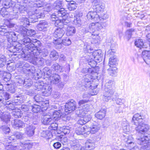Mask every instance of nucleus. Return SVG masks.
<instances>
[{
	"instance_id": "7c9ffc66",
	"label": "nucleus",
	"mask_w": 150,
	"mask_h": 150,
	"mask_svg": "<svg viewBox=\"0 0 150 150\" xmlns=\"http://www.w3.org/2000/svg\"><path fill=\"white\" fill-rule=\"evenodd\" d=\"M117 64L118 61L116 57H112L110 59L108 65L110 67H115Z\"/></svg>"
},
{
	"instance_id": "39448f33",
	"label": "nucleus",
	"mask_w": 150,
	"mask_h": 150,
	"mask_svg": "<svg viewBox=\"0 0 150 150\" xmlns=\"http://www.w3.org/2000/svg\"><path fill=\"white\" fill-rule=\"evenodd\" d=\"M96 74H86L84 77V79L82 80L81 85L83 86L86 88L91 87L92 88L93 83H91L93 80H95V78L97 76Z\"/></svg>"
},
{
	"instance_id": "680f3d73",
	"label": "nucleus",
	"mask_w": 150,
	"mask_h": 150,
	"mask_svg": "<svg viewBox=\"0 0 150 150\" xmlns=\"http://www.w3.org/2000/svg\"><path fill=\"white\" fill-rule=\"evenodd\" d=\"M6 68L8 71L10 72H12L15 69L16 67L12 63H7Z\"/></svg>"
},
{
	"instance_id": "c9c22d12",
	"label": "nucleus",
	"mask_w": 150,
	"mask_h": 150,
	"mask_svg": "<svg viewBox=\"0 0 150 150\" xmlns=\"http://www.w3.org/2000/svg\"><path fill=\"white\" fill-rule=\"evenodd\" d=\"M51 68L56 72H61L63 71L62 67L57 63H55L52 65Z\"/></svg>"
},
{
	"instance_id": "412c9836",
	"label": "nucleus",
	"mask_w": 150,
	"mask_h": 150,
	"mask_svg": "<svg viewBox=\"0 0 150 150\" xmlns=\"http://www.w3.org/2000/svg\"><path fill=\"white\" fill-rule=\"evenodd\" d=\"M86 58L85 59V60L86 62V64L88 63V64L91 67V68H95L94 67L96 66L97 63L99 62L95 59H93V57L90 58L88 56H86Z\"/></svg>"
},
{
	"instance_id": "3c124183",
	"label": "nucleus",
	"mask_w": 150,
	"mask_h": 150,
	"mask_svg": "<svg viewBox=\"0 0 150 150\" xmlns=\"http://www.w3.org/2000/svg\"><path fill=\"white\" fill-rule=\"evenodd\" d=\"M50 58L53 59L55 60H57L58 58V53L55 50L52 51L50 54Z\"/></svg>"
},
{
	"instance_id": "c85d7f7f",
	"label": "nucleus",
	"mask_w": 150,
	"mask_h": 150,
	"mask_svg": "<svg viewBox=\"0 0 150 150\" xmlns=\"http://www.w3.org/2000/svg\"><path fill=\"white\" fill-rule=\"evenodd\" d=\"M48 26L47 22L45 21H40V23L38 24V30L42 31L45 30V29Z\"/></svg>"
},
{
	"instance_id": "a211bd4d",
	"label": "nucleus",
	"mask_w": 150,
	"mask_h": 150,
	"mask_svg": "<svg viewBox=\"0 0 150 150\" xmlns=\"http://www.w3.org/2000/svg\"><path fill=\"white\" fill-rule=\"evenodd\" d=\"M42 91L41 93L38 92V94L45 96H49L52 91V87L50 85H47L45 88Z\"/></svg>"
},
{
	"instance_id": "79ce46f5",
	"label": "nucleus",
	"mask_w": 150,
	"mask_h": 150,
	"mask_svg": "<svg viewBox=\"0 0 150 150\" xmlns=\"http://www.w3.org/2000/svg\"><path fill=\"white\" fill-rule=\"evenodd\" d=\"M6 59L5 55L0 54V67H3L6 64Z\"/></svg>"
},
{
	"instance_id": "0e129e2a",
	"label": "nucleus",
	"mask_w": 150,
	"mask_h": 150,
	"mask_svg": "<svg viewBox=\"0 0 150 150\" xmlns=\"http://www.w3.org/2000/svg\"><path fill=\"white\" fill-rule=\"evenodd\" d=\"M91 132H76V134L80 135L82 137H86L91 133Z\"/></svg>"
},
{
	"instance_id": "603ef678",
	"label": "nucleus",
	"mask_w": 150,
	"mask_h": 150,
	"mask_svg": "<svg viewBox=\"0 0 150 150\" xmlns=\"http://www.w3.org/2000/svg\"><path fill=\"white\" fill-rule=\"evenodd\" d=\"M108 18V15L106 13H105L102 12L100 15H99V19L98 21V22L100 21L101 22L106 20Z\"/></svg>"
},
{
	"instance_id": "ddd939ff",
	"label": "nucleus",
	"mask_w": 150,
	"mask_h": 150,
	"mask_svg": "<svg viewBox=\"0 0 150 150\" xmlns=\"http://www.w3.org/2000/svg\"><path fill=\"white\" fill-rule=\"evenodd\" d=\"M144 118V116L141 113H137L133 116L132 121L134 122L135 125L138 126L139 123L142 122L143 119Z\"/></svg>"
},
{
	"instance_id": "9d476101",
	"label": "nucleus",
	"mask_w": 150,
	"mask_h": 150,
	"mask_svg": "<svg viewBox=\"0 0 150 150\" xmlns=\"http://www.w3.org/2000/svg\"><path fill=\"white\" fill-rule=\"evenodd\" d=\"M41 121L44 125H48L53 123L54 120L53 119L52 115L44 113L41 116Z\"/></svg>"
},
{
	"instance_id": "c756f323",
	"label": "nucleus",
	"mask_w": 150,
	"mask_h": 150,
	"mask_svg": "<svg viewBox=\"0 0 150 150\" xmlns=\"http://www.w3.org/2000/svg\"><path fill=\"white\" fill-rule=\"evenodd\" d=\"M10 28H8V31L7 33L9 34V39H11L12 41L15 42L17 39V36L16 33L12 31Z\"/></svg>"
},
{
	"instance_id": "e433bc0d",
	"label": "nucleus",
	"mask_w": 150,
	"mask_h": 150,
	"mask_svg": "<svg viewBox=\"0 0 150 150\" xmlns=\"http://www.w3.org/2000/svg\"><path fill=\"white\" fill-rule=\"evenodd\" d=\"M52 75V79L51 80V83H57L60 80L59 76L56 73H53Z\"/></svg>"
},
{
	"instance_id": "bf43d9fd",
	"label": "nucleus",
	"mask_w": 150,
	"mask_h": 150,
	"mask_svg": "<svg viewBox=\"0 0 150 150\" xmlns=\"http://www.w3.org/2000/svg\"><path fill=\"white\" fill-rule=\"evenodd\" d=\"M54 44L56 45V47L57 49H60L62 47V41L58 39L54 40L53 42Z\"/></svg>"
},
{
	"instance_id": "2f4dec72",
	"label": "nucleus",
	"mask_w": 150,
	"mask_h": 150,
	"mask_svg": "<svg viewBox=\"0 0 150 150\" xmlns=\"http://www.w3.org/2000/svg\"><path fill=\"white\" fill-rule=\"evenodd\" d=\"M62 114V112L61 110H55L53 112L52 117L54 120L58 121L60 119Z\"/></svg>"
},
{
	"instance_id": "7ed1b4c3",
	"label": "nucleus",
	"mask_w": 150,
	"mask_h": 150,
	"mask_svg": "<svg viewBox=\"0 0 150 150\" xmlns=\"http://www.w3.org/2000/svg\"><path fill=\"white\" fill-rule=\"evenodd\" d=\"M114 81L110 80L107 82L105 85L104 92L103 93V101L107 102L111 98L115 92Z\"/></svg>"
},
{
	"instance_id": "37998d69",
	"label": "nucleus",
	"mask_w": 150,
	"mask_h": 150,
	"mask_svg": "<svg viewBox=\"0 0 150 150\" xmlns=\"http://www.w3.org/2000/svg\"><path fill=\"white\" fill-rule=\"evenodd\" d=\"M11 114L13 117L16 118L21 117L22 114L21 113V110L18 109L13 111Z\"/></svg>"
},
{
	"instance_id": "a18cd8bd",
	"label": "nucleus",
	"mask_w": 150,
	"mask_h": 150,
	"mask_svg": "<svg viewBox=\"0 0 150 150\" xmlns=\"http://www.w3.org/2000/svg\"><path fill=\"white\" fill-rule=\"evenodd\" d=\"M135 32V29L134 28H131L127 30L125 32V37L129 40L131 37L132 33Z\"/></svg>"
},
{
	"instance_id": "774afa93",
	"label": "nucleus",
	"mask_w": 150,
	"mask_h": 150,
	"mask_svg": "<svg viewBox=\"0 0 150 150\" xmlns=\"http://www.w3.org/2000/svg\"><path fill=\"white\" fill-rule=\"evenodd\" d=\"M56 121L54 120L53 123L50 124L51 125L50 127V129L51 130H56L57 129L58 125L56 123L57 122H56Z\"/></svg>"
},
{
	"instance_id": "f8f14e48",
	"label": "nucleus",
	"mask_w": 150,
	"mask_h": 150,
	"mask_svg": "<svg viewBox=\"0 0 150 150\" xmlns=\"http://www.w3.org/2000/svg\"><path fill=\"white\" fill-rule=\"evenodd\" d=\"M38 91L40 93L43 91V89L45 88L47 85L45 83L43 82V81H41L39 79V78H41L43 75V73L40 69H38Z\"/></svg>"
},
{
	"instance_id": "393cba45",
	"label": "nucleus",
	"mask_w": 150,
	"mask_h": 150,
	"mask_svg": "<svg viewBox=\"0 0 150 150\" xmlns=\"http://www.w3.org/2000/svg\"><path fill=\"white\" fill-rule=\"evenodd\" d=\"M106 112V110L105 109H101L95 114V117L99 120L103 119L105 116Z\"/></svg>"
},
{
	"instance_id": "5701e85b",
	"label": "nucleus",
	"mask_w": 150,
	"mask_h": 150,
	"mask_svg": "<svg viewBox=\"0 0 150 150\" xmlns=\"http://www.w3.org/2000/svg\"><path fill=\"white\" fill-rule=\"evenodd\" d=\"M64 34V30L59 28H57L53 33V36L57 39H59L62 38Z\"/></svg>"
},
{
	"instance_id": "6e6d98bb",
	"label": "nucleus",
	"mask_w": 150,
	"mask_h": 150,
	"mask_svg": "<svg viewBox=\"0 0 150 150\" xmlns=\"http://www.w3.org/2000/svg\"><path fill=\"white\" fill-rule=\"evenodd\" d=\"M72 23L77 27L80 26L81 25V22L80 18L75 17Z\"/></svg>"
},
{
	"instance_id": "58836bf2",
	"label": "nucleus",
	"mask_w": 150,
	"mask_h": 150,
	"mask_svg": "<svg viewBox=\"0 0 150 150\" xmlns=\"http://www.w3.org/2000/svg\"><path fill=\"white\" fill-rule=\"evenodd\" d=\"M113 96H112L111 98L109 100H112L113 101H115L117 105H122L124 104L125 103V100L123 98H114L113 97Z\"/></svg>"
},
{
	"instance_id": "09e8293b",
	"label": "nucleus",
	"mask_w": 150,
	"mask_h": 150,
	"mask_svg": "<svg viewBox=\"0 0 150 150\" xmlns=\"http://www.w3.org/2000/svg\"><path fill=\"white\" fill-rule=\"evenodd\" d=\"M122 126L123 131H129V125L127 121H123L122 123Z\"/></svg>"
},
{
	"instance_id": "8fccbe9b",
	"label": "nucleus",
	"mask_w": 150,
	"mask_h": 150,
	"mask_svg": "<svg viewBox=\"0 0 150 150\" xmlns=\"http://www.w3.org/2000/svg\"><path fill=\"white\" fill-rule=\"evenodd\" d=\"M105 8L104 5L103 4H102L99 5H97V6H95L93 9H96L95 12H96L97 13L100 12H103Z\"/></svg>"
},
{
	"instance_id": "9b49d317",
	"label": "nucleus",
	"mask_w": 150,
	"mask_h": 150,
	"mask_svg": "<svg viewBox=\"0 0 150 150\" xmlns=\"http://www.w3.org/2000/svg\"><path fill=\"white\" fill-rule=\"evenodd\" d=\"M66 15L65 11L64 8H60L56 14H53L51 16V21H54L57 19H58L59 17H62Z\"/></svg>"
},
{
	"instance_id": "b1692460",
	"label": "nucleus",
	"mask_w": 150,
	"mask_h": 150,
	"mask_svg": "<svg viewBox=\"0 0 150 150\" xmlns=\"http://www.w3.org/2000/svg\"><path fill=\"white\" fill-rule=\"evenodd\" d=\"M143 59L146 63L149 64H150V51H145L143 52Z\"/></svg>"
},
{
	"instance_id": "c03bdc74",
	"label": "nucleus",
	"mask_w": 150,
	"mask_h": 150,
	"mask_svg": "<svg viewBox=\"0 0 150 150\" xmlns=\"http://www.w3.org/2000/svg\"><path fill=\"white\" fill-rule=\"evenodd\" d=\"M134 139L131 136L129 137L127 139V144L130 145V146H132L133 148H134V147H136L135 149V150H139V149L137 148V146H134Z\"/></svg>"
},
{
	"instance_id": "864d4df0",
	"label": "nucleus",
	"mask_w": 150,
	"mask_h": 150,
	"mask_svg": "<svg viewBox=\"0 0 150 150\" xmlns=\"http://www.w3.org/2000/svg\"><path fill=\"white\" fill-rule=\"evenodd\" d=\"M61 41L62 43L66 46H68L71 44V40L68 37L64 38Z\"/></svg>"
},
{
	"instance_id": "6e6552de",
	"label": "nucleus",
	"mask_w": 150,
	"mask_h": 150,
	"mask_svg": "<svg viewBox=\"0 0 150 150\" xmlns=\"http://www.w3.org/2000/svg\"><path fill=\"white\" fill-rule=\"evenodd\" d=\"M22 99H15L12 101H8L6 102L5 105L7 108L9 110H14L15 106L19 105L22 103Z\"/></svg>"
},
{
	"instance_id": "423d86ee",
	"label": "nucleus",
	"mask_w": 150,
	"mask_h": 150,
	"mask_svg": "<svg viewBox=\"0 0 150 150\" xmlns=\"http://www.w3.org/2000/svg\"><path fill=\"white\" fill-rule=\"evenodd\" d=\"M77 112L78 115L81 117L77 121L78 124L82 125L86 124L91 119V116L86 115V114L82 110H78Z\"/></svg>"
},
{
	"instance_id": "49530a36",
	"label": "nucleus",
	"mask_w": 150,
	"mask_h": 150,
	"mask_svg": "<svg viewBox=\"0 0 150 150\" xmlns=\"http://www.w3.org/2000/svg\"><path fill=\"white\" fill-rule=\"evenodd\" d=\"M67 7L69 10L72 11L76 8L77 5L75 2L71 1L67 5Z\"/></svg>"
},
{
	"instance_id": "5fc2aeb1",
	"label": "nucleus",
	"mask_w": 150,
	"mask_h": 150,
	"mask_svg": "<svg viewBox=\"0 0 150 150\" xmlns=\"http://www.w3.org/2000/svg\"><path fill=\"white\" fill-rule=\"evenodd\" d=\"M1 96L5 101V100H8L10 99L11 97V94L8 92H5L2 93Z\"/></svg>"
},
{
	"instance_id": "4468645a",
	"label": "nucleus",
	"mask_w": 150,
	"mask_h": 150,
	"mask_svg": "<svg viewBox=\"0 0 150 150\" xmlns=\"http://www.w3.org/2000/svg\"><path fill=\"white\" fill-rule=\"evenodd\" d=\"M40 41L38 40V56L41 58L46 56L48 54V51L44 47H42L40 45L41 44Z\"/></svg>"
},
{
	"instance_id": "f257e3e1",
	"label": "nucleus",
	"mask_w": 150,
	"mask_h": 150,
	"mask_svg": "<svg viewBox=\"0 0 150 150\" xmlns=\"http://www.w3.org/2000/svg\"><path fill=\"white\" fill-rule=\"evenodd\" d=\"M21 41L25 45L24 48H22L21 44L17 43L9 47H7L8 50L13 53H19L22 51L25 57L28 59H32L34 61L36 62L38 61L37 46L31 43L30 39L27 36L24 35Z\"/></svg>"
},
{
	"instance_id": "f03ea898",
	"label": "nucleus",
	"mask_w": 150,
	"mask_h": 150,
	"mask_svg": "<svg viewBox=\"0 0 150 150\" xmlns=\"http://www.w3.org/2000/svg\"><path fill=\"white\" fill-rule=\"evenodd\" d=\"M102 28L101 24L97 22L90 24L88 27L83 28L82 30L83 33H88L89 37L96 40L98 39L99 38L98 31Z\"/></svg>"
},
{
	"instance_id": "4c0bfd02",
	"label": "nucleus",
	"mask_w": 150,
	"mask_h": 150,
	"mask_svg": "<svg viewBox=\"0 0 150 150\" xmlns=\"http://www.w3.org/2000/svg\"><path fill=\"white\" fill-rule=\"evenodd\" d=\"M122 23L127 27L130 28L132 26V24L130 22H128L127 19V18L125 16L123 17L121 20Z\"/></svg>"
},
{
	"instance_id": "0eeeda50",
	"label": "nucleus",
	"mask_w": 150,
	"mask_h": 150,
	"mask_svg": "<svg viewBox=\"0 0 150 150\" xmlns=\"http://www.w3.org/2000/svg\"><path fill=\"white\" fill-rule=\"evenodd\" d=\"M76 102L73 100L71 99L70 101L66 103L64 106H61L62 110L64 109L65 112L71 113L72 111H74L76 108Z\"/></svg>"
},
{
	"instance_id": "6ab92c4d",
	"label": "nucleus",
	"mask_w": 150,
	"mask_h": 150,
	"mask_svg": "<svg viewBox=\"0 0 150 150\" xmlns=\"http://www.w3.org/2000/svg\"><path fill=\"white\" fill-rule=\"evenodd\" d=\"M40 97H38V108H44V110H47V108L49 106V101L48 100H45L43 99L42 100H40Z\"/></svg>"
},
{
	"instance_id": "13d9d810",
	"label": "nucleus",
	"mask_w": 150,
	"mask_h": 150,
	"mask_svg": "<svg viewBox=\"0 0 150 150\" xmlns=\"http://www.w3.org/2000/svg\"><path fill=\"white\" fill-rule=\"evenodd\" d=\"M23 81V85L26 87L31 86L32 84V82L30 79H25Z\"/></svg>"
},
{
	"instance_id": "338daca9",
	"label": "nucleus",
	"mask_w": 150,
	"mask_h": 150,
	"mask_svg": "<svg viewBox=\"0 0 150 150\" xmlns=\"http://www.w3.org/2000/svg\"><path fill=\"white\" fill-rule=\"evenodd\" d=\"M90 40V39H88L85 42V43H84L83 48L87 50H88L90 49V45L91 42L90 41L89 42H88L89 40Z\"/></svg>"
},
{
	"instance_id": "f3484780",
	"label": "nucleus",
	"mask_w": 150,
	"mask_h": 150,
	"mask_svg": "<svg viewBox=\"0 0 150 150\" xmlns=\"http://www.w3.org/2000/svg\"><path fill=\"white\" fill-rule=\"evenodd\" d=\"M11 124L15 128L19 129L24 127V123L21 120L15 119L11 121Z\"/></svg>"
},
{
	"instance_id": "bb28decb",
	"label": "nucleus",
	"mask_w": 150,
	"mask_h": 150,
	"mask_svg": "<svg viewBox=\"0 0 150 150\" xmlns=\"http://www.w3.org/2000/svg\"><path fill=\"white\" fill-rule=\"evenodd\" d=\"M81 72L83 73H88L92 75H97V72L95 68H83L81 70Z\"/></svg>"
},
{
	"instance_id": "f704fd0d",
	"label": "nucleus",
	"mask_w": 150,
	"mask_h": 150,
	"mask_svg": "<svg viewBox=\"0 0 150 150\" xmlns=\"http://www.w3.org/2000/svg\"><path fill=\"white\" fill-rule=\"evenodd\" d=\"M2 4L7 9L13 6V2L12 0H3Z\"/></svg>"
},
{
	"instance_id": "e2e57ef3",
	"label": "nucleus",
	"mask_w": 150,
	"mask_h": 150,
	"mask_svg": "<svg viewBox=\"0 0 150 150\" xmlns=\"http://www.w3.org/2000/svg\"><path fill=\"white\" fill-rule=\"evenodd\" d=\"M35 32L34 30L32 29L28 30V29L27 30H26L25 34L27 36L32 37L35 35Z\"/></svg>"
},
{
	"instance_id": "20e7f679",
	"label": "nucleus",
	"mask_w": 150,
	"mask_h": 150,
	"mask_svg": "<svg viewBox=\"0 0 150 150\" xmlns=\"http://www.w3.org/2000/svg\"><path fill=\"white\" fill-rule=\"evenodd\" d=\"M138 132L137 135L139 136L137 138V143L140 145H142L140 148L141 150H149L150 147L148 143H150L149 138L145 134V132Z\"/></svg>"
},
{
	"instance_id": "cd10ccee",
	"label": "nucleus",
	"mask_w": 150,
	"mask_h": 150,
	"mask_svg": "<svg viewBox=\"0 0 150 150\" xmlns=\"http://www.w3.org/2000/svg\"><path fill=\"white\" fill-rule=\"evenodd\" d=\"M2 121L6 124H8L10 122L11 115L8 113L4 114L0 117Z\"/></svg>"
},
{
	"instance_id": "de8ad7c7",
	"label": "nucleus",
	"mask_w": 150,
	"mask_h": 150,
	"mask_svg": "<svg viewBox=\"0 0 150 150\" xmlns=\"http://www.w3.org/2000/svg\"><path fill=\"white\" fill-rule=\"evenodd\" d=\"M18 147L19 146L18 145H13L11 143H8L5 146V149L8 150H16Z\"/></svg>"
},
{
	"instance_id": "a878e982",
	"label": "nucleus",
	"mask_w": 150,
	"mask_h": 150,
	"mask_svg": "<svg viewBox=\"0 0 150 150\" xmlns=\"http://www.w3.org/2000/svg\"><path fill=\"white\" fill-rule=\"evenodd\" d=\"M19 22L20 25L25 26H27L30 25V22L28 19L25 16L22 17L19 20Z\"/></svg>"
},
{
	"instance_id": "ea45409f",
	"label": "nucleus",
	"mask_w": 150,
	"mask_h": 150,
	"mask_svg": "<svg viewBox=\"0 0 150 150\" xmlns=\"http://www.w3.org/2000/svg\"><path fill=\"white\" fill-rule=\"evenodd\" d=\"M135 45L137 47L141 49L142 48L146 47L144 45L143 40L141 39H137L134 42Z\"/></svg>"
},
{
	"instance_id": "aec40b11",
	"label": "nucleus",
	"mask_w": 150,
	"mask_h": 150,
	"mask_svg": "<svg viewBox=\"0 0 150 150\" xmlns=\"http://www.w3.org/2000/svg\"><path fill=\"white\" fill-rule=\"evenodd\" d=\"M149 128V125L141 122L139 123V125L136 127V130L137 131H147Z\"/></svg>"
},
{
	"instance_id": "2eb2a0df",
	"label": "nucleus",
	"mask_w": 150,
	"mask_h": 150,
	"mask_svg": "<svg viewBox=\"0 0 150 150\" xmlns=\"http://www.w3.org/2000/svg\"><path fill=\"white\" fill-rule=\"evenodd\" d=\"M6 26L4 25L0 26V34L4 35L5 33H7L8 31V28H13L15 24L11 23L9 22H8L6 24Z\"/></svg>"
},
{
	"instance_id": "1a4fd4ad",
	"label": "nucleus",
	"mask_w": 150,
	"mask_h": 150,
	"mask_svg": "<svg viewBox=\"0 0 150 150\" xmlns=\"http://www.w3.org/2000/svg\"><path fill=\"white\" fill-rule=\"evenodd\" d=\"M90 58L93 57L98 62L102 61L103 53L101 50H97L93 52L92 54L87 55Z\"/></svg>"
},
{
	"instance_id": "a19ab883",
	"label": "nucleus",
	"mask_w": 150,
	"mask_h": 150,
	"mask_svg": "<svg viewBox=\"0 0 150 150\" xmlns=\"http://www.w3.org/2000/svg\"><path fill=\"white\" fill-rule=\"evenodd\" d=\"M7 8L3 7L0 10V14L3 17L6 18L9 17V13L6 10Z\"/></svg>"
},
{
	"instance_id": "72a5a7b5",
	"label": "nucleus",
	"mask_w": 150,
	"mask_h": 150,
	"mask_svg": "<svg viewBox=\"0 0 150 150\" xmlns=\"http://www.w3.org/2000/svg\"><path fill=\"white\" fill-rule=\"evenodd\" d=\"M43 72L44 76L47 78H50L53 74L52 70L47 67H45L43 69Z\"/></svg>"
},
{
	"instance_id": "69168bd1",
	"label": "nucleus",
	"mask_w": 150,
	"mask_h": 150,
	"mask_svg": "<svg viewBox=\"0 0 150 150\" xmlns=\"http://www.w3.org/2000/svg\"><path fill=\"white\" fill-rule=\"evenodd\" d=\"M4 85H6L7 86H9L8 91L9 92L11 93H14L15 91V88L14 85L13 84H10L9 83H7L5 84H4Z\"/></svg>"
},
{
	"instance_id": "4d7b16f0",
	"label": "nucleus",
	"mask_w": 150,
	"mask_h": 150,
	"mask_svg": "<svg viewBox=\"0 0 150 150\" xmlns=\"http://www.w3.org/2000/svg\"><path fill=\"white\" fill-rule=\"evenodd\" d=\"M117 68L116 67H110L108 69V74L111 76L115 74L116 73Z\"/></svg>"
},
{
	"instance_id": "052dcab7",
	"label": "nucleus",
	"mask_w": 150,
	"mask_h": 150,
	"mask_svg": "<svg viewBox=\"0 0 150 150\" xmlns=\"http://www.w3.org/2000/svg\"><path fill=\"white\" fill-rule=\"evenodd\" d=\"M61 1L57 0L53 4L52 8L54 9H57L61 7Z\"/></svg>"
},
{
	"instance_id": "473e14b6",
	"label": "nucleus",
	"mask_w": 150,
	"mask_h": 150,
	"mask_svg": "<svg viewBox=\"0 0 150 150\" xmlns=\"http://www.w3.org/2000/svg\"><path fill=\"white\" fill-rule=\"evenodd\" d=\"M76 30L73 26H68L66 30V35L68 36H73L76 33Z\"/></svg>"
},
{
	"instance_id": "4be33fe9",
	"label": "nucleus",
	"mask_w": 150,
	"mask_h": 150,
	"mask_svg": "<svg viewBox=\"0 0 150 150\" xmlns=\"http://www.w3.org/2000/svg\"><path fill=\"white\" fill-rule=\"evenodd\" d=\"M86 150H93L95 148V144L94 141L89 139L85 143V148Z\"/></svg>"
},
{
	"instance_id": "dca6fc26",
	"label": "nucleus",
	"mask_w": 150,
	"mask_h": 150,
	"mask_svg": "<svg viewBox=\"0 0 150 150\" xmlns=\"http://www.w3.org/2000/svg\"><path fill=\"white\" fill-rule=\"evenodd\" d=\"M87 17L88 20H91L98 22L99 18V15L95 11H90L87 15Z\"/></svg>"
}]
</instances>
